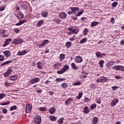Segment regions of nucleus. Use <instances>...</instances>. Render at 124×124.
<instances>
[{"instance_id":"obj_1","label":"nucleus","mask_w":124,"mask_h":124,"mask_svg":"<svg viewBox=\"0 0 124 124\" xmlns=\"http://www.w3.org/2000/svg\"><path fill=\"white\" fill-rule=\"evenodd\" d=\"M108 80H109V79L108 77L102 76L97 78L96 82H97V83H107V82H108Z\"/></svg>"},{"instance_id":"obj_2","label":"nucleus","mask_w":124,"mask_h":124,"mask_svg":"<svg viewBox=\"0 0 124 124\" xmlns=\"http://www.w3.org/2000/svg\"><path fill=\"white\" fill-rule=\"evenodd\" d=\"M12 43L13 44H15L16 45H19V44L24 43V40L21 38H16L13 41Z\"/></svg>"},{"instance_id":"obj_3","label":"nucleus","mask_w":124,"mask_h":124,"mask_svg":"<svg viewBox=\"0 0 124 124\" xmlns=\"http://www.w3.org/2000/svg\"><path fill=\"white\" fill-rule=\"evenodd\" d=\"M74 28H76L73 29V28H68L67 29L68 31H72L73 34H77L78 32H79V29H78V27L77 26H74Z\"/></svg>"},{"instance_id":"obj_4","label":"nucleus","mask_w":124,"mask_h":124,"mask_svg":"<svg viewBox=\"0 0 124 124\" xmlns=\"http://www.w3.org/2000/svg\"><path fill=\"white\" fill-rule=\"evenodd\" d=\"M74 62L77 63H81L83 62V58L80 56H76L74 58Z\"/></svg>"},{"instance_id":"obj_5","label":"nucleus","mask_w":124,"mask_h":124,"mask_svg":"<svg viewBox=\"0 0 124 124\" xmlns=\"http://www.w3.org/2000/svg\"><path fill=\"white\" fill-rule=\"evenodd\" d=\"M12 72H13V69L11 68H9L7 71L4 73V77H8Z\"/></svg>"},{"instance_id":"obj_6","label":"nucleus","mask_w":124,"mask_h":124,"mask_svg":"<svg viewBox=\"0 0 124 124\" xmlns=\"http://www.w3.org/2000/svg\"><path fill=\"white\" fill-rule=\"evenodd\" d=\"M40 81V78H33L31 79L29 83H31V85H33V84H35V83H38Z\"/></svg>"},{"instance_id":"obj_7","label":"nucleus","mask_w":124,"mask_h":124,"mask_svg":"<svg viewBox=\"0 0 124 124\" xmlns=\"http://www.w3.org/2000/svg\"><path fill=\"white\" fill-rule=\"evenodd\" d=\"M11 41H12V39H11L10 38L6 39L3 45V47H6V46H7V45H9V44H10V42H11Z\"/></svg>"},{"instance_id":"obj_8","label":"nucleus","mask_w":124,"mask_h":124,"mask_svg":"<svg viewBox=\"0 0 124 124\" xmlns=\"http://www.w3.org/2000/svg\"><path fill=\"white\" fill-rule=\"evenodd\" d=\"M31 109H32V106L30 104H28V105L26 106V113H31Z\"/></svg>"},{"instance_id":"obj_9","label":"nucleus","mask_w":124,"mask_h":124,"mask_svg":"<svg viewBox=\"0 0 124 124\" xmlns=\"http://www.w3.org/2000/svg\"><path fill=\"white\" fill-rule=\"evenodd\" d=\"M119 102V99H114L111 101V107H114V106H116V104H117Z\"/></svg>"},{"instance_id":"obj_10","label":"nucleus","mask_w":124,"mask_h":124,"mask_svg":"<svg viewBox=\"0 0 124 124\" xmlns=\"http://www.w3.org/2000/svg\"><path fill=\"white\" fill-rule=\"evenodd\" d=\"M12 62H13V61H12L11 60L6 61L5 62H2L0 64V66H3L4 65H7L8 64H10V63H12Z\"/></svg>"},{"instance_id":"obj_11","label":"nucleus","mask_w":124,"mask_h":124,"mask_svg":"<svg viewBox=\"0 0 124 124\" xmlns=\"http://www.w3.org/2000/svg\"><path fill=\"white\" fill-rule=\"evenodd\" d=\"M17 18L19 20L24 19V17H25V16H24V14H23L21 12H18L17 13Z\"/></svg>"},{"instance_id":"obj_12","label":"nucleus","mask_w":124,"mask_h":124,"mask_svg":"<svg viewBox=\"0 0 124 124\" xmlns=\"http://www.w3.org/2000/svg\"><path fill=\"white\" fill-rule=\"evenodd\" d=\"M3 53L5 55L6 58H9V57H10V55H11V52L9 50H5L3 52Z\"/></svg>"},{"instance_id":"obj_13","label":"nucleus","mask_w":124,"mask_h":124,"mask_svg":"<svg viewBox=\"0 0 124 124\" xmlns=\"http://www.w3.org/2000/svg\"><path fill=\"white\" fill-rule=\"evenodd\" d=\"M48 42H49V40H44L42 44L39 46V48H41V47H44V46H45V45H46V44H47Z\"/></svg>"},{"instance_id":"obj_14","label":"nucleus","mask_w":124,"mask_h":124,"mask_svg":"<svg viewBox=\"0 0 124 124\" xmlns=\"http://www.w3.org/2000/svg\"><path fill=\"white\" fill-rule=\"evenodd\" d=\"M28 52L26 50H24L23 51H18L17 52V56H24V55H26Z\"/></svg>"},{"instance_id":"obj_15","label":"nucleus","mask_w":124,"mask_h":124,"mask_svg":"<svg viewBox=\"0 0 124 124\" xmlns=\"http://www.w3.org/2000/svg\"><path fill=\"white\" fill-rule=\"evenodd\" d=\"M67 15L64 12H62L59 15V17L62 19H65L66 18Z\"/></svg>"},{"instance_id":"obj_16","label":"nucleus","mask_w":124,"mask_h":124,"mask_svg":"<svg viewBox=\"0 0 124 124\" xmlns=\"http://www.w3.org/2000/svg\"><path fill=\"white\" fill-rule=\"evenodd\" d=\"M53 67L56 69H60L62 67V63H55L53 65Z\"/></svg>"},{"instance_id":"obj_17","label":"nucleus","mask_w":124,"mask_h":124,"mask_svg":"<svg viewBox=\"0 0 124 124\" xmlns=\"http://www.w3.org/2000/svg\"><path fill=\"white\" fill-rule=\"evenodd\" d=\"M65 59V54L62 53L59 56L60 62H62Z\"/></svg>"},{"instance_id":"obj_18","label":"nucleus","mask_w":124,"mask_h":124,"mask_svg":"<svg viewBox=\"0 0 124 124\" xmlns=\"http://www.w3.org/2000/svg\"><path fill=\"white\" fill-rule=\"evenodd\" d=\"M71 10L72 11V12L73 13H75V14L76 13V11H79V8L78 7H70Z\"/></svg>"},{"instance_id":"obj_19","label":"nucleus","mask_w":124,"mask_h":124,"mask_svg":"<svg viewBox=\"0 0 124 124\" xmlns=\"http://www.w3.org/2000/svg\"><path fill=\"white\" fill-rule=\"evenodd\" d=\"M114 64H115V62H114V61H111L107 63L106 66L107 67H110V66H112Z\"/></svg>"},{"instance_id":"obj_20","label":"nucleus","mask_w":124,"mask_h":124,"mask_svg":"<svg viewBox=\"0 0 124 124\" xmlns=\"http://www.w3.org/2000/svg\"><path fill=\"white\" fill-rule=\"evenodd\" d=\"M26 22H27V20H20L18 23L16 24V26H21V25H23V24H25Z\"/></svg>"},{"instance_id":"obj_21","label":"nucleus","mask_w":124,"mask_h":124,"mask_svg":"<svg viewBox=\"0 0 124 124\" xmlns=\"http://www.w3.org/2000/svg\"><path fill=\"white\" fill-rule=\"evenodd\" d=\"M89 112L90 109H89L88 106H86L84 108L83 113H84V114H89Z\"/></svg>"},{"instance_id":"obj_22","label":"nucleus","mask_w":124,"mask_h":124,"mask_svg":"<svg viewBox=\"0 0 124 124\" xmlns=\"http://www.w3.org/2000/svg\"><path fill=\"white\" fill-rule=\"evenodd\" d=\"M42 64V62H38L37 63V68H38L39 69H42V67H43V66H42V65H41Z\"/></svg>"},{"instance_id":"obj_23","label":"nucleus","mask_w":124,"mask_h":124,"mask_svg":"<svg viewBox=\"0 0 124 124\" xmlns=\"http://www.w3.org/2000/svg\"><path fill=\"white\" fill-rule=\"evenodd\" d=\"M99 24V22L97 21H93L91 23V28H93V27H95V26H97Z\"/></svg>"},{"instance_id":"obj_24","label":"nucleus","mask_w":124,"mask_h":124,"mask_svg":"<svg viewBox=\"0 0 124 124\" xmlns=\"http://www.w3.org/2000/svg\"><path fill=\"white\" fill-rule=\"evenodd\" d=\"M92 123L93 124H97L98 123V118L96 117H94L93 119Z\"/></svg>"},{"instance_id":"obj_25","label":"nucleus","mask_w":124,"mask_h":124,"mask_svg":"<svg viewBox=\"0 0 124 124\" xmlns=\"http://www.w3.org/2000/svg\"><path fill=\"white\" fill-rule=\"evenodd\" d=\"M17 78H18V76L14 75L10 77L9 79L12 81H15V80H16Z\"/></svg>"},{"instance_id":"obj_26","label":"nucleus","mask_w":124,"mask_h":124,"mask_svg":"<svg viewBox=\"0 0 124 124\" xmlns=\"http://www.w3.org/2000/svg\"><path fill=\"white\" fill-rule=\"evenodd\" d=\"M73 100H74V99L73 98L70 97L65 101V104H66V105H68V103H69L70 101H73Z\"/></svg>"},{"instance_id":"obj_27","label":"nucleus","mask_w":124,"mask_h":124,"mask_svg":"<svg viewBox=\"0 0 124 124\" xmlns=\"http://www.w3.org/2000/svg\"><path fill=\"white\" fill-rule=\"evenodd\" d=\"M72 44V43L71 42H66V44H65V46L66 47V48H70V47H71V45Z\"/></svg>"},{"instance_id":"obj_28","label":"nucleus","mask_w":124,"mask_h":124,"mask_svg":"<svg viewBox=\"0 0 124 124\" xmlns=\"http://www.w3.org/2000/svg\"><path fill=\"white\" fill-rule=\"evenodd\" d=\"M104 60H100L99 62V65L101 68H103V64H104Z\"/></svg>"},{"instance_id":"obj_29","label":"nucleus","mask_w":124,"mask_h":124,"mask_svg":"<svg viewBox=\"0 0 124 124\" xmlns=\"http://www.w3.org/2000/svg\"><path fill=\"white\" fill-rule=\"evenodd\" d=\"M44 23V21L43 20H39L37 25L36 26L37 27H41V26H42V25H43V23Z\"/></svg>"},{"instance_id":"obj_30","label":"nucleus","mask_w":124,"mask_h":124,"mask_svg":"<svg viewBox=\"0 0 124 124\" xmlns=\"http://www.w3.org/2000/svg\"><path fill=\"white\" fill-rule=\"evenodd\" d=\"M71 65L73 69L75 70H76V69H78V67L76 66V64L75 63L73 62L71 64Z\"/></svg>"},{"instance_id":"obj_31","label":"nucleus","mask_w":124,"mask_h":124,"mask_svg":"<svg viewBox=\"0 0 124 124\" xmlns=\"http://www.w3.org/2000/svg\"><path fill=\"white\" fill-rule=\"evenodd\" d=\"M49 119L50 120V121H52V122H55L57 121V117H56V116L50 115L49 116Z\"/></svg>"},{"instance_id":"obj_32","label":"nucleus","mask_w":124,"mask_h":124,"mask_svg":"<svg viewBox=\"0 0 124 124\" xmlns=\"http://www.w3.org/2000/svg\"><path fill=\"white\" fill-rule=\"evenodd\" d=\"M49 113L50 114H54V113H55V112H56V108H55L54 107H52V108H51L49 110Z\"/></svg>"},{"instance_id":"obj_33","label":"nucleus","mask_w":124,"mask_h":124,"mask_svg":"<svg viewBox=\"0 0 124 124\" xmlns=\"http://www.w3.org/2000/svg\"><path fill=\"white\" fill-rule=\"evenodd\" d=\"M41 14L43 17H47L48 16V13L47 12L42 11Z\"/></svg>"},{"instance_id":"obj_34","label":"nucleus","mask_w":124,"mask_h":124,"mask_svg":"<svg viewBox=\"0 0 124 124\" xmlns=\"http://www.w3.org/2000/svg\"><path fill=\"white\" fill-rule=\"evenodd\" d=\"M61 87L63 89H66L68 87V84L66 83H63L61 84Z\"/></svg>"},{"instance_id":"obj_35","label":"nucleus","mask_w":124,"mask_h":124,"mask_svg":"<svg viewBox=\"0 0 124 124\" xmlns=\"http://www.w3.org/2000/svg\"><path fill=\"white\" fill-rule=\"evenodd\" d=\"M64 80H65V78H57L55 81H56V82H63Z\"/></svg>"},{"instance_id":"obj_36","label":"nucleus","mask_w":124,"mask_h":124,"mask_svg":"<svg viewBox=\"0 0 124 124\" xmlns=\"http://www.w3.org/2000/svg\"><path fill=\"white\" fill-rule=\"evenodd\" d=\"M28 4H23L21 6V8L23 10H26V9L28 8Z\"/></svg>"},{"instance_id":"obj_37","label":"nucleus","mask_w":124,"mask_h":124,"mask_svg":"<svg viewBox=\"0 0 124 124\" xmlns=\"http://www.w3.org/2000/svg\"><path fill=\"white\" fill-rule=\"evenodd\" d=\"M87 40L88 39L87 38H84L80 41L79 43H80V44H83V43H85V42H87Z\"/></svg>"},{"instance_id":"obj_38","label":"nucleus","mask_w":124,"mask_h":124,"mask_svg":"<svg viewBox=\"0 0 124 124\" xmlns=\"http://www.w3.org/2000/svg\"><path fill=\"white\" fill-rule=\"evenodd\" d=\"M95 55L97 58H101V57H102V55L101 54V53H100L99 51L96 52Z\"/></svg>"},{"instance_id":"obj_39","label":"nucleus","mask_w":124,"mask_h":124,"mask_svg":"<svg viewBox=\"0 0 124 124\" xmlns=\"http://www.w3.org/2000/svg\"><path fill=\"white\" fill-rule=\"evenodd\" d=\"M89 33V30L87 28H85L83 31V34L84 35H87Z\"/></svg>"},{"instance_id":"obj_40","label":"nucleus","mask_w":124,"mask_h":124,"mask_svg":"<svg viewBox=\"0 0 124 124\" xmlns=\"http://www.w3.org/2000/svg\"><path fill=\"white\" fill-rule=\"evenodd\" d=\"M69 68V66L68 65H65L62 68V70L64 71V72H65L66 70H67Z\"/></svg>"},{"instance_id":"obj_41","label":"nucleus","mask_w":124,"mask_h":124,"mask_svg":"<svg viewBox=\"0 0 124 124\" xmlns=\"http://www.w3.org/2000/svg\"><path fill=\"white\" fill-rule=\"evenodd\" d=\"M82 95H83V92H79L78 93V95L77 97V99H80L81 97H82Z\"/></svg>"},{"instance_id":"obj_42","label":"nucleus","mask_w":124,"mask_h":124,"mask_svg":"<svg viewBox=\"0 0 124 124\" xmlns=\"http://www.w3.org/2000/svg\"><path fill=\"white\" fill-rule=\"evenodd\" d=\"M83 13H84V10H81V11L78 12V13L76 15V16H81V15H82V14H83Z\"/></svg>"},{"instance_id":"obj_43","label":"nucleus","mask_w":124,"mask_h":124,"mask_svg":"<svg viewBox=\"0 0 124 124\" xmlns=\"http://www.w3.org/2000/svg\"><path fill=\"white\" fill-rule=\"evenodd\" d=\"M96 108V104H93L90 107L91 110H93V109Z\"/></svg>"},{"instance_id":"obj_44","label":"nucleus","mask_w":124,"mask_h":124,"mask_svg":"<svg viewBox=\"0 0 124 124\" xmlns=\"http://www.w3.org/2000/svg\"><path fill=\"white\" fill-rule=\"evenodd\" d=\"M63 120H64V118L63 117L61 118L60 119H59L58 120V123L59 124H62L63 123Z\"/></svg>"},{"instance_id":"obj_45","label":"nucleus","mask_w":124,"mask_h":124,"mask_svg":"<svg viewBox=\"0 0 124 124\" xmlns=\"http://www.w3.org/2000/svg\"><path fill=\"white\" fill-rule=\"evenodd\" d=\"M10 104V101H7L5 103H2L0 104V105H1L2 106H5V105H8V104Z\"/></svg>"},{"instance_id":"obj_46","label":"nucleus","mask_w":124,"mask_h":124,"mask_svg":"<svg viewBox=\"0 0 124 124\" xmlns=\"http://www.w3.org/2000/svg\"><path fill=\"white\" fill-rule=\"evenodd\" d=\"M5 96H6V94L4 93H1L0 94V99H2V98H3V97H5Z\"/></svg>"},{"instance_id":"obj_47","label":"nucleus","mask_w":124,"mask_h":124,"mask_svg":"<svg viewBox=\"0 0 124 124\" xmlns=\"http://www.w3.org/2000/svg\"><path fill=\"white\" fill-rule=\"evenodd\" d=\"M121 65H116V66H114L112 67V68H113L114 69H116V70H120V67Z\"/></svg>"},{"instance_id":"obj_48","label":"nucleus","mask_w":124,"mask_h":124,"mask_svg":"<svg viewBox=\"0 0 124 124\" xmlns=\"http://www.w3.org/2000/svg\"><path fill=\"white\" fill-rule=\"evenodd\" d=\"M117 5H118V2L117 1H115L113 2L112 4H111V6L113 8L116 7V6H117Z\"/></svg>"},{"instance_id":"obj_49","label":"nucleus","mask_w":124,"mask_h":124,"mask_svg":"<svg viewBox=\"0 0 124 124\" xmlns=\"http://www.w3.org/2000/svg\"><path fill=\"white\" fill-rule=\"evenodd\" d=\"M16 109H17L16 106H13L10 108V110L11 111H13V110H16Z\"/></svg>"},{"instance_id":"obj_50","label":"nucleus","mask_w":124,"mask_h":124,"mask_svg":"<svg viewBox=\"0 0 124 124\" xmlns=\"http://www.w3.org/2000/svg\"><path fill=\"white\" fill-rule=\"evenodd\" d=\"M81 84L80 81H78L77 82H74L73 83V86H79Z\"/></svg>"},{"instance_id":"obj_51","label":"nucleus","mask_w":124,"mask_h":124,"mask_svg":"<svg viewBox=\"0 0 124 124\" xmlns=\"http://www.w3.org/2000/svg\"><path fill=\"white\" fill-rule=\"evenodd\" d=\"M64 73V71L63 69H61L59 71H57L58 74H62Z\"/></svg>"},{"instance_id":"obj_52","label":"nucleus","mask_w":124,"mask_h":124,"mask_svg":"<svg viewBox=\"0 0 124 124\" xmlns=\"http://www.w3.org/2000/svg\"><path fill=\"white\" fill-rule=\"evenodd\" d=\"M38 109L40 110V111H46V108L39 107L38 108Z\"/></svg>"},{"instance_id":"obj_53","label":"nucleus","mask_w":124,"mask_h":124,"mask_svg":"<svg viewBox=\"0 0 124 124\" xmlns=\"http://www.w3.org/2000/svg\"><path fill=\"white\" fill-rule=\"evenodd\" d=\"M4 56L0 55V62H3L4 61Z\"/></svg>"},{"instance_id":"obj_54","label":"nucleus","mask_w":124,"mask_h":124,"mask_svg":"<svg viewBox=\"0 0 124 124\" xmlns=\"http://www.w3.org/2000/svg\"><path fill=\"white\" fill-rule=\"evenodd\" d=\"M54 21L55 23H57V24H60V22H61V20H60V18H55Z\"/></svg>"},{"instance_id":"obj_55","label":"nucleus","mask_w":124,"mask_h":124,"mask_svg":"<svg viewBox=\"0 0 124 124\" xmlns=\"http://www.w3.org/2000/svg\"><path fill=\"white\" fill-rule=\"evenodd\" d=\"M96 87V86L94 84H92L90 86V89H94Z\"/></svg>"},{"instance_id":"obj_56","label":"nucleus","mask_w":124,"mask_h":124,"mask_svg":"<svg viewBox=\"0 0 124 124\" xmlns=\"http://www.w3.org/2000/svg\"><path fill=\"white\" fill-rule=\"evenodd\" d=\"M5 9V6L3 5L2 6H0V11H3Z\"/></svg>"},{"instance_id":"obj_57","label":"nucleus","mask_w":124,"mask_h":124,"mask_svg":"<svg viewBox=\"0 0 124 124\" xmlns=\"http://www.w3.org/2000/svg\"><path fill=\"white\" fill-rule=\"evenodd\" d=\"M14 31L16 32V33H18L20 32V30H19V29H18V28L15 29L14 30Z\"/></svg>"},{"instance_id":"obj_58","label":"nucleus","mask_w":124,"mask_h":124,"mask_svg":"<svg viewBox=\"0 0 124 124\" xmlns=\"http://www.w3.org/2000/svg\"><path fill=\"white\" fill-rule=\"evenodd\" d=\"M117 89H119V87H118V86H112V89L113 91H116V90H117Z\"/></svg>"},{"instance_id":"obj_59","label":"nucleus","mask_w":124,"mask_h":124,"mask_svg":"<svg viewBox=\"0 0 124 124\" xmlns=\"http://www.w3.org/2000/svg\"><path fill=\"white\" fill-rule=\"evenodd\" d=\"M96 103H97L98 104H100V103H101V99H96Z\"/></svg>"},{"instance_id":"obj_60","label":"nucleus","mask_w":124,"mask_h":124,"mask_svg":"<svg viewBox=\"0 0 124 124\" xmlns=\"http://www.w3.org/2000/svg\"><path fill=\"white\" fill-rule=\"evenodd\" d=\"M84 101L85 102L88 103L89 101H90V99H89V98L86 97L84 98Z\"/></svg>"},{"instance_id":"obj_61","label":"nucleus","mask_w":124,"mask_h":124,"mask_svg":"<svg viewBox=\"0 0 124 124\" xmlns=\"http://www.w3.org/2000/svg\"><path fill=\"white\" fill-rule=\"evenodd\" d=\"M120 70L121 71H124V67L123 66L120 65Z\"/></svg>"},{"instance_id":"obj_62","label":"nucleus","mask_w":124,"mask_h":124,"mask_svg":"<svg viewBox=\"0 0 124 124\" xmlns=\"http://www.w3.org/2000/svg\"><path fill=\"white\" fill-rule=\"evenodd\" d=\"M2 112L4 114H6V113H7V109L4 108L2 110Z\"/></svg>"},{"instance_id":"obj_63","label":"nucleus","mask_w":124,"mask_h":124,"mask_svg":"<svg viewBox=\"0 0 124 124\" xmlns=\"http://www.w3.org/2000/svg\"><path fill=\"white\" fill-rule=\"evenodd\" d=\"M88 73H85L84 74H83L82 77V78H86L87 77V76L86 75H88Z\"/></svg>"},{"instance_id":"obj_64","label":"nucleus","mask_w":124,"mask_h":124,"mask_svg":"<svg viewBox=\"0 0 124 124\" xmlns=\"http://www.w3.org/2000/svg\"><path fill=\"white\" fill-rule=\"evenodd\" d=\"M120 44L121 45H122V46L124 45V40H123L120 42Z\"/></svg>"}]
</instances>
